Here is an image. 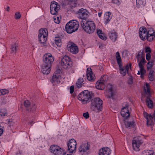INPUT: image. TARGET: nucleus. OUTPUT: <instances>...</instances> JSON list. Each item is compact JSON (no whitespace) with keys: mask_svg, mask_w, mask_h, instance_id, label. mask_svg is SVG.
Masks as SVG:
<instances>
[{"mask_svg":"<svg viewBox=\"0 0 155 155\" xmlns=\"http://www.w3.org/2000/svg\"><path fill=\"white\" fill-rule=\"evenodd\" d=\"M102 101L99 97H96L91 101V109L93 111L98 112L102 108Z\"/></svg>","mask_w":155,"mask_h":155,"instance_id":"nucleus-1","label":"nucleus"},{"mask_svg":"<svg viewBox=\"0 0 155 155\" xmlns=\"http://www.w3.org/2000/svg\"><path fill=\"white\" fill-rule=\"evenodd\" d=\"M81 25L84 31L87 33H93L95 29V24L92 21L81 20Z\"/></svg>","mask_w":155,"mask_h":155,"instance_id":"nucleus-2","label":"nucleus"},{"mask_svg":"<svg viewBox=\"0 0 155 155\" xmlns=\"http://www.w3.org/2000/svg\"><path fill=\"white\" fill-rule=\"evenodd\" d=\"M137 61L139 62L138 66L140 69V71H138L137 74L140 75L141 74L140 77L142 78L143 77V75L145 73V70L143 66L146 63V60L144 57H143L142 52H139L136 57Z\"/></svg>","mask_w":155,"mask_h":155,"instance_id":"nucleus-3","label":"nucleus"},{"mask_svg":"<svg viewBox=\"0 0 155 155\" xmlns=\"http://www.w3.org/2000/svg\"><path fill=\"white\" fill-rule=\"evenodd\" d=\"M115 56L117 64L119 67L120 73L122 76H124L126 74L127 71H128V69L131 68V64L130 63L129 65L127 64L125 66L124 68L123 67L121 63V58L118 52L116 53Z\"/></svg>","mask_w":155,"mask_h":155,"instance_id":"nucleus-4","label":"nucleus"},{"mask_svg":"<svg viewBox=\"0 0 155 155\" xmlns=\"http://www.w3.org/2000/svg\"><path fill=\"white\" fill-rule=\"evenodd\" d=\"M79 26L78 21L75 20L70 21L66 25V31L68 33L71 34L77 31Z\"/></svg>","mask_w":155,"mask_h":155,"instance_id":"nucleus-5","label":"nucleus"},{"mask_svg":"<svg viewBox=\"0 0 155 155\" xmlns=\"http://www.w3.org/2000/svg\"><path fill=\"white\" fill-rule=\"evenodd\" d=\"M61 65L65 69L68 70L72 67V62L70 58L68 56H65L62 58Z\"/></svg>","mask_w":155,"mask_h":155,"instance_id":"nucleus-6","label":"nucleus"},{"mask_svg":"<svg viewBox=\"0 0 155 155\" xmlns=\"http://www.w3.org/2000/svg\"><path fill=\"white\" fill-rule=\"evenodd\" d=\"M48 34L47 30L46 29H40L39 31L38 40L41 43L43 44V46H46L45 43L46 42Z\"/></svg>","mask_w":155,"mask_h":155,"instance_id":"nucleus-7","label":"nucleus"},{"mask_svg":"<svg viewBox=\"0 0 155 155\" xmlns=\"http://www.w3.org/2000/svg\"><path fill=\"white\" fill-rule=\"evenodd\" d=\"M92 94L88 90H84L78 95V99L83 101H87L91 99Z\"/></svg>","mask_w":155,"mask_h":155,"instance_id":"nucleus-8","label":"nucleus"},{"mask_svg":"<svg viewBox=\"0 0 155 155\" xmlns=\"http://www.w3.org/2000/svg\"><path fill=\"white\" fill-rule=\"evenodd\" d=\"M143 115L147 120V126H152L154 124L153 119L155 122V111L152 115L150 114H148L146 112H144Z\"/></svg>","mask_w":155,"mask_h":155,"instance_id":"nucleus-9","label":"nucleus"},{"mask_svg":"<svg viewBox=\"0 0 155 155\" xmlns=\"http://www.w3.org/2000/svg\"><path fill=\"white\" fill-rule=\"evenodd\" d=\"M50 152L55 155H62L64 153L63 149L59 146L52 145L51 146L50 148Z\"/></svg>","mask_w":155,"mask_h":155,"instance_id":"nucleus-10","label":"nucleus"},{"mask_svg":"<svg viewBox=\"0 0 155 155\" xmlns=\"http://www.w3.org/2000/svg\"><path fill=\"white\" fill-rule=\"evenodd\" d=\"M77 13L79 18L82 19V20L85 21L89 16V13L86 9L81 8L78 10Z\"/></svg>","mask_w":155,"mask_h":155,"instance_id":"nucleus-11","label":"nucleus"},{"mask_svg":"<svg viewBox=\"0 0 155 155\" xmlns=\"http://www.w3.org/2000/svg\"><path fill=\"white\" fill-rule=\"evenodd\" d=\"M107 96L109 98H111L113 99L116 98L115 92L113 88V86L111 84H108L107 86Z\"/></svg>","mask_w":155,"mask_h":155,"instance_id":"nucleus-12","label":"nucleus"},{"mask_svg":"<svg viewBox=\"0 0 155 155\" xmlns=\"http://www.w3.org/2000/svg\"><path fill=\"white\" fill-rule=\"evenodd\" d=\"M43 64L51 66V63L54 61V58L50 54H46L43 56Z\"/></svg>","mask_w":155,"mask_h":155,"instance_id":"nucleus-13","label":"nucleus"},{"mask_svg":"<svg viewBox=\"0 0 155 155\" xmlns=\"http://www.w3.org/2000/svg\"><path fill=\"white\" fill-rule=\"evenodd\" d=\"M50 12L52 15H55L60 8V6L55 1H52L51 3Z\"/></svg>","mask_w":155,"mask_h":155,"instance_id":"nucleus-14","label":"nucleus"},{"mask_svg":"<svg viewBox=\"0 0 155 155\" xmlns=\"http://www.w3.org/2000/svg\"><path fill=\"white\" fill-rule=\"evenodd\" d=\"M61 71L60 70L56 71L54 74L51 80L52 83L54 84H58L60 82L61 78Z\"/></svg>","mask_w":155,"mask_h":155,"instance_id":"nucleus-15","label":"nucleus"},{"mask_svg":"<svg viewBox=\"0 0 155 155\" xmlns=\"http://www.w3.org/2000/svg\"><path fill=\"white\" fill-rule=\"evenodd\" d=\"M77 143L74 139L70 140L68 143V150L70 153H73L76 149Z\"/></svg>","mask_w":155,"mask_h":155,"instance_id":"nucleus-16","label":"nucleus"},{"mask_svg":"<svg viewBox=\"0 0 155 155\" xmlns=\"http://www.w3.org/2000/svg\"><path fill=\"white\" fill-rule=\"evenodd\" d=\"M105 76L101 77L100 80L98 81L96 84L95 86L97 88L103 90L104 88L106 82Z\"/></svg>","mask_w":155,"mask_h":155,"instance_id":"nucleus-17","label":"nucleus"},{"mask_svg":"<svg viewBox=\"0 0 155 155\" xmlns=\"http://www.w3.org/2000/svg\"><path fill=\"white\" fill-rule=\"evenodd\" d=\"M68 50L73 54H76L78 51V47L73 43H68L67 45Z\"/></svg>","mask_w":155,"mask_h":155,"instance_id":"nucleus-18","label":"nucleus"},{"mask_svg":"<svg viewBox=\"0 0 155 155\" xmlns=\"http://www.w3.org/2000/svg\"><path fill=\"white\" fill-rule=\"evenodd\" d=\"M142 143V141L138 139H134L133 140L132 145L133 149L135 150L139 151V147Z\"/></svg>","mask_w":155,"mask_h":155,"instance_id":"nucleus-19","label":"nucleus"},{"mask_svg":"<svg viewBox=\"0 0 155 155\" xmlns=\"http://www.w3.org/2000/svg\"><path fill=\"white\" fill-rule=\"evenodd\" d=\"M89 146L90 145L88 142L82 143L78 148L79 151L81 154H83L84 152L89 150Z\"/></svg>","mask_w":155,"mask_h":155,"instance_id":"nucleus-20","label":"nucleus"},{"mask_svg":"<svg viewBox=\"0 0 155 155\" xmlns=\"http://www.w3.org/2000/svg\"><path fill=\"white\" fill-rule=\"evenodd\" d=\"M87 80L89 81H93L95 79V76L93 74L91 69L90 68H87Z\"/></svg>","mask_w":155,"mask_h":155,"instance_id":"nucleus-21","label":"nucleus"},{"mask_svg":"<svg viewBox=\"0 0 155 155\" xmlns=\"http://www.w3.org/2000/svg\"><path fill=\"white\" fill-rule=\"evenodd\" d=\"M111 153V150L108 147H104L101 149L99 153V155H109Z\"/></svg>","mask_w":155,"mask_h":155,"instance_id":"nucleus-22","label":"nucleus"},{"mask_svg":"<svg viewBox=\"0 0 155 155\" xmlns=\"http://www.w3.org/2000/svg\"><path fill=\"white\" fill-rule=\"evenodd\" d=\"M139 35L142 40H144L147 35V30L145 28H140V29Z\"/></svg>","mask_w":155,"mask_h":155,"instance_id":"nucleus-23","label":"nucleus"},{"mask_svg":"<svg viewBox=\"0 0 155 155\" xmlns=\"http://www.w3.org/2000/svg\"><path fill=\"white\" fill-rule=\"evenodd\" d=\"M51 66L43 64L42 66V72L44 74H48L51 71Z\"/></svg>","mask_w":155,"mask_h":155,"instance_id":"nucleus-24","label":"nucleus"},{"mask_svg":"<svg viewBox=\"0 0 155 155\" xmlns=\"http://www.w3.org/2000/svg\"><path fill=\"white\" fill-rule=\"evenodd\" d=\"M120 113L122 116L125 118H127L130 115L128 108H122Z\"/></svg>","mask_w":155,"mask_h":155,"instance_id":"nucleus-25","label":"nucleus"},{"mask_svg":"<svg viewBox=\"0 0 155 155\" xmlns=\"http://www.w3.org/2000/svg\"><path fill=\"white\" fill-rule=\"evenodd\" d=\"M108 35L111 40L113 41H115L117 37V35L116 32L114 31H109Z\"/></svg>","mask_w":155,"mask_h":155,"instance_id":"nucleus-26","label":"nucleus"},{"mask_svg":"<svg viewBox=\"0 0 155 155\" xmlns=\"http://www.w3.org/2000/svg\"><path fill=\"white\" fill-rule=\"evenodd\" d=\"M18 45L17 43H15L12 45L11 48V54H15L18 49Z\"/></svg>","mask_w":155,"mask_h":155,"instance_id":"nucleus-27","label":"nucleus"},{"mask_svg":"<svg viewBox=\"0 0 155 155\" xmlns=\"http://www.w3.org/2000/svg\"><path fill=\"white\" fill-rule=\"evenodd\" d=\"M150 97L148 96L147 97L146 101L148 107L149 108H152L153 106V102L150 99Z\"/></svg>","mask_w":155,"mask_h":155,"instance_id":"nucleus-28","label":"nucleus"},{"mask_svg":"<svg viewBox=\"0 0 155 155\" xmlns=\"http://www.w3.org/2000/svg\"><path fill=\"white\" fill-rule=\"evenodd\" d=\"M84 80L83 78H79L76 83V86L78 88L81 87L84 84L83 83Z\"/></svg>","mask_w":155,"mask_h":155,"instance_id":"nucleus-29","label":"nucleus"},{"mask_svg":"<svg viewBox=\"0 0 155 155\" xmlns=\"http://www.w3.org/2000/svg\"><path fill=\"white\" fill-rule=\"evenodd\" d=\"M137 6L139 7L141 6H144L146 4L145 0H136Z\"/></svg>","mask_w":155,"mask_h":155,"instance_id":"nucleus-30","label":"nucleus"},{"mask_svg":"<svg viewBox=\"0 0 155 155\" xmlns=\"http://www.w3.org/2000/svg\"><path fill=\"white\" fill-rule=\"evenodd\" d=\"M134 122H133L127 121L125 120L124 121V124L125 127L128 128L130 127H133Z\"/></svg>","mask_w":155,"mask_h":155,"instance_id":"nucleus-31","label":"nucleus"},{"mask_svg":"<svg viewBox=\"0 0 155 155\" xmlns=\"http://www.w3.org/2000/svg\"><path fill=\"white\" fill-rule=\"evenodd\" d=\"M141 155H154L153 151L148 150L143 151Z\"/></svg>","mask_w":155,"mask_h":155,"instance_id":"nucleus-32","label":"nucleus"},{"mask_svg":"<svg viewBox=\"0 0 155 155\" xmlns=\"http://www.w3.org/2000/svg\"><path fill=\"white\" fill-rule=\"evenodd\" d=\"M147 35H155V32L153 28H149L147 30Z\"/></svg>","mask_w":155,"mask_h":155,"instance_id":"nucleus-33","label":"nucleus"},{"mask_svg":"<svg viewBox=\"0 0 155 155\" xmlns=\"http://www.w3.org/2000/svg\"><path fill=\"white\" fill-rule=\"evenodd\" d=\"M54 41L55 44L58 46L60 47L61 46V39L59 37H55Z\"/></svg>","mask_w":155,"mask_h":155,"instance_id":"nucleus-34","label":"nucleus"},{"mask_svg":"<svg viewBox=\"0 0 155 155\" xmlns=\"http://www.w3.org/2000/svg\"><path fill=\"white\" fill-rule=\"evenodd\" d=\"M153 70H150L149 72L148 75V77L150 81H153L154 80L153 78Z\"/></svg>","mask_w":155,"mask_h":155,"instance_id":"nucleus-35","label":"nucleus"},{"mask_svg":"<svg viewBox=\"0 0 155 155\" xmlns=\"http://www.w3.org/2000/svg\"><path fill=\"white\" fill-rule=\"evenodd\" d=\"M105 15L107 16L106 18V21L107 22H108L110 20L112 17L111 16V13L109 12H107L106 13Z\"/></svg>","mask_w":155,"mask_h":155,"instance_id":"nucleus-36","label":"nucleus"},{"mask_svg":"<svg viewBox=\"0 0 155 155\" xmlns=\"http://www.w3.org/2000/svg\"><path fill=\"white\" fill-rule=\"evenodd\" d=\"M146 85L147 87V91H146V90L145 89L144 90H145V92L146 93H147V92L148 93V95L147 96L150 97V87H149V84L146 83ZM147 94V93H146Z\"/></svg>","mask_w":155,"mask_h":155,"instance_id":"nucleus-37","label":"nucleus"},{"mask_svg":"<svg viewBox=\"0 0 155 155\" xmlns=\"http://www.w3.org/2000/svg\"><path fill=\"white\" fill-rule=\"evenodd\" d=\"M8 91L6 89H1L0 90V94L1 95H5L6 94L8 93Z\"/></svg>","mask_w":155,"mask_h":155,"instance_id":"nucleus-38","label":"nucleus"},{"mask_svg":"<svg viewBox=\"0 0 155 155\" xmlns=\"http://www.w3.org/2000/svg\"><path fill=\"white\" fill-rule=\"evenodd\" d=\"M61 18L58 16H54V22L57 23L59 24L60 22Z\"/></svg>","mask_w":155,"mask_h":155,"instance_id":"nucleus-39","label":"nucleus"},{"mask_svg":"<svg viewBox=\"0 0 155 155\" xmlns=\"http://www.w3.org/2000/svg\"><path fill=\"white\" fill-rule=\"evenodd\" d=\"M155 37V35H147L146 38H147V40L150 41H151L153 40V39Z\"/></svg>","mask_w":155,"mask_h":155,"instance_id":"nucleus-40","label":"nucleus"},{"mask_svg":"<svg viewBox=\"0 0 155 155\" xmlns=\"http://www.w3.org/2000/svg\"><path fill=\"white\" fill-rule=\"evenodd\" d=\"M24 104L25 106L27 108H28L30 106L31 103L28 100H26L24 102Z\"/></svg>","mask_w":155,"mask_h":155,"instance_id":"nucleus-41","label":"nucleus"},{"mask_svg":"<svg viewBox=\"0 0 155 155\" xmlns=\"http://www.w3.org/2000/svg\"><path fill=\"white\" fill-rule=\"evenodd\" d=\"M21 17V15L19 12H16L15 15V19H19Z\"/></svg>","mask_w":155,"mask_h":155,"instance_id":"nucleus-42","label":"nucleus"},{"mask_svg":"<svg viewBox=\"0 0 155 155\" xmlns=\"http://www.w3.org/2000/svg\"><path fill=\"white\" fill-rule=\"evenodd\" d=\"M6 112L4 109L0 111V115L1 116H4L6 115Z\"/></svg>","mask_w":155,"mask_h":155,"instance_id":"nucleus-43","label":"nucleus"},{"mask_svg":"<svg viewBox=\"0 0 155 155\" xmlns=\"http://www.w3.org/2000/svg\"><path fill=\"white\" fill-rule=\"evenodd\" d=\"M98 36L100 38L103 40H106V37L104 34V33L99 35Z\"/></svg>","mask_w":155,"mask_h":155,"instance_id":"nucleus-44","label":"nucleus"},{"mask_svg":"<svg viewBox=\"0 0 155 155\" xmlns=\"http://www.w3.org/2000/svg\"><path fill=\"white\" fill-rule=\"evenodd\" d=\"M129 106V104L127 102H124L122 104L123 107L122 108H128Z\"/></svg>","mask_w":155,"mask_h":155,"instance_id":"nucleus-45","label":"nucleus"},{"mask_svg":"<svg viewBox=\"0 0 155 155\" xmlns=\"http://www.w3.org/2000/svg\"><path fill=\"white\" fill-rule=\"evenodd\" d=\"M153 65V64L152 62H148L147 64V69H149L151 68Z\"/></svg>","mask_w":155,"mask_h":155,"instance_id":"nucleus-46","label":"nucleus"},{"mask_svg":"<svg viewBox=\"0 0 155 155\" xmlns=\"http://www.w3.org/2000/svg\"><path fill=\"white\" fill-rule=\"evenodd\" d=\"M83 115L86 119H87L89 117V114L88 112L84 113Z\"/></svg>","mask_w":155,"mask_h":155,"instance_id":"nucleus-47","label":"nucleus"},{"mask_svg":"<svg viewBox=\"0 0 155 155\" xmlns=\"http://www.w3.org/2000/svg\"><path fill=\"white\" fill-rule=\"evenodd\" d=\"M97 33L98 35L103 33L102 31L99 28L97 29Z\"/></svg>","mask_w":155,"mask_h":155,"instance_id":"nucleus-48","label":"nucleus"},{"mask_svg":"<svg viewBox=\"0 0 155 155\" xmlns=\"http://www.w3.org/2000/svg\"><path fill=\"white\" fill-rule=\"evenodd\" d=\"M150 53H147L146 55V59L148 60L149 61L150 60Z\"/></svg>","mask_w":155,"mask_h":155,"instance_id":"nucleus-49","label":"nucleus"},{"mask_svg":"<svg viewBox=\"0 0 155 155\" xmlns=\"http://www.w3.org/2000/svg\"><path fill=\"white\" fill-rule=\"evenodd\" d=\"M74 87L73 85H72L70 87V92L71 94H72L74 92Z\"/></svg>","mask_w":155,"mask_h":155,"instance_id":"nucleus-50","label":"nucleus"},{"mask_svg":"<svg viewBox=\"0 0 155 155\" xmlns=\"http://www.w3.org/2000/svg\"><path fill=\"white\" fill-rule=\"evenodd\" d=\"M151 52V51L150 49V48L149 47H147L145 49V52L146 53L149 52V53H150Z\"/></svg>","mask_w":155,"mask_h":155,"instance_id":"nucleus-51","label":"nucleus"},{"mask_svg":"<svg viewBox=\"0 0 155 155\" xmlns=\"http://www.w3.org/2000/svg\"><path fill=\"white\" fill-rule=\"evenodd\" d=\"M31 107H32L31 108L33 110H35L36 107L35 104H33L31 105Z\"/></svg>","mask_w":155,"mask_h":155,"instance_id":"nucleus-52","label":"nucleus"},{"mask_svg":"<svg viewBox=\"0 0 155 155\" xmlns=\"http://www.w3.org/2000/svg\"><path fill=\"white\" fill-rule=\"evenodd\" d=\"M112 2L114 3L117 4H119L120 3V2L118 0H112Z\"/></svg>","mask_w":155,"mask_h":155,"instance_id":"nucleus-53","label":"nucleus"},{"mask_svg":"<svg viewBox=\"0 0 155 155\" xmlns=\"http://www.w3.org/2000/svg\"><path fill=\"white\" fill-rule=\"evenodd\" d=\"M3 130L2 127L0 126V136H1L3 133Z\"/></svg>","mask_w":155,"mask_h":155,"instance_id":"nucleus-54","label":"nucleus"},{"mask_svg":"<svg viewBox=\"0 0 155 155\" xmlns=\"http://www.w3.org/2000/svg\"><path fill=\"white\" fill-rule=\"evenodd\" d=\"M8 124H9L10 125H12L13 124H12V120L8 119Z\"/></svg>","mask_w":155,"mask_h":155,"instance_id":"nucleus-55","label":"nucleus"},{"mask_svg":"<svg viewBox=\"0 0 155 155\" xmlns=\"http://www.w3.org/2000/svg\"><path fill=\"white\" fill-rule=\"evenodd\" d=\"M132 83V79L130 78H129L128 80V83L130 84H131Z\"/></svg>","mask_w":155,"mask_h":155,"instance_id":"nucleus-56","label":"nucleus"},{"mask_svg":"<svg viewBox=\"0 0 155 155\" xmlns=\"http://www.w3.org/2000/svg\"><path fill=\"white\" fill-rule=\"evenodd\" d=\"M69 2H73L76 1L77 0H68Z\"/></svg>","mask_w":155,"mask_h":155,"instance_id":"nucleus-57","label":"nucleus"},{"mask_svg":"<svg viewBox=\"0 0 155 155\" xmlns=\"http://www.w3.org/2000/svg\"><path fill=\"white\" fill-rule=\"evenodd\" d=\"M6 10L8 12H9V6H8L7 8H6Z\"/></svg>","mask_w":155,"mask_h":155,"instance_id":"nucleus-58","label":"nucleus"},{"mask_svg":"<svg viewBox=\"0 0 155 155\" xmlns=\"http://www.w3.org/2000/svg\"><path fill=\"white\" fill-rule=\"evenodd\" d=\"M102 13L101 12H99L98 13V15L99 17H100Z\"/></svg>","mask_w":155,"mask_h":155,"instance_id":"nucleus-59","label":"nucleus"},{"mask_svg":"<svg viewBox=\"0 0 155 155\" xmlns=\"http://www.w3.org/2000/svg\"><path fill=\"white\" fill-rule=\"evenodd\" d=\"M32 122H30V123H30V124H32Z\"/></svg>","mask_w":155,"mask_h":155,"instance_id":"nucleus-60","label":"nucleus"},{"mask_svg":"<svg viewBox=\"0 0 155 155\" xmlns=\"http://www.w3.org/2000/svg\"><path fill=\"white\" fill-rule=\"evenodd\" d=\"M62 155H65H65H64V154H62ZM67 155H71V154H67Z\"/></svg>","mask_w":155,"mask_h":155,"instance_id":"nucleus-61","label":"nucleus"},{"mask_svg":"<svg viewBox=\"0 0 155 155\" xmlns=\"http://www.w3.org/2000/svg\"><path fill=\"white\" fill-rule=\"evenodd\" d=\"M99 48H101V46H100L99 47Z\"/></svg>","mask_w":155,"mask_h":155,"instance_id":"nucleus-62","label":"nucleus"}]
</instances>
